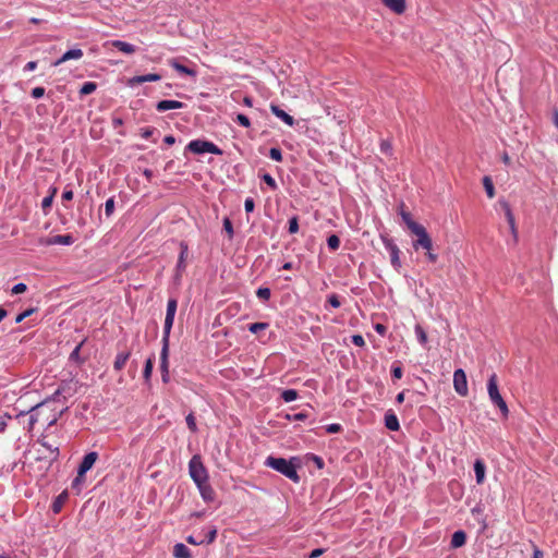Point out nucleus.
I'll list each match as a JSON object with an SVG mask.
<instances>
[{"mask_svg":"<svg viewBox=\"0 0 558 558\" xmlns=\"http://www.w3.org/2000/svg\"><path fill=\"white\" fill-rule=\"evenodd\" d=\"M264 464L284 475L293 483L298 484L301 480L300 475L298 474V468L301 466V461L298 457H291L288 460L281 457L269 456L266 458Z\"/></svg>","mask_w":558,"mask_h":558,"instance_id":"nucleus-1","label":"nucleus"},{"mask_svg":"<svg viewBox=\"0 0 558 558\" xmlns=\"http://www.w3.org/2000/svg\"><path fill=\"white\" fill-rule=\"evenodd\" d=\"M487 391H488L490 401L496 407H498L501 414L505 417H507L508 413H509V409H508L506 401L504 400V398L501 397V395L499 392L496 374H492L489 376L488 381H487Z\"/></svg>","mask_w":558,"mask_h":558,"instance_id":"nucleus-2","label":"nucleus"},{"mask_svg":"<svg viewBox=\"0 0 558 558\" xmlns=\"http://www.w3.org/2000/svg\"><path fill=\"white\" fill-rule=\"evenodd\" d=\"M189 473L195 485L208 481V472L199 454H195L191 458L189 462Z\"/></svg>","mask_w":558,"mask_h":558,"instance_id":"nucleus-3","label":"nucleus"},{"mask_svg":"<svg viewBox=\"0 0 558 558\" xmlns=\"http://www.w3.org/2000/svg\"><path fill=\"white\" fill-rule=\"evenodd\" d=\"M416 240L413 241V248L417 251L418 248L425 250L426 257L428 262L436 263L438 259L437 254L433 252V241L427 233L426 229H423L416 235Z\"/></svg>","mask_w":558,"mask_h":558,"instance_id":"nucleus-4","label":"nucleus"},{"mask_svg":"<svg viewBox=\"0 0 558 558\" xmlns=\"http://www.w3.org/2000/svg\"><path fill=\"white\" fill-rule=\"evenodd\" d=\"M186 148L194 154L210 153L214 155H222V150L213 142L194 140L191 141Z\"/></svg>","mask_w":558,"mask_h":558,"instance_id":"nucleus-5","label":"nucleus"},{"mask_svg":"<svg viewBox=\"0 0 558 558\" xmlns=\"http://www.w3.org/2000/svg\"><path fill=\"white\" fill-rule=\"evenodd\" d=\"M381 241L386 247V250L389 252L390 255V263L392 267L396 270H399L401 268V260H400V250L398 245L393 242L392 239H390L387 235H381Z\"/></svg>","mask_w":558,"mask_h":558,"instance_id":"nucleus-6","label":"nucleus"},{"mask_svg":"<svg viewBox=\"0 0 558 558\" xmlns=\"http://www.w3.org/2000/svg\"><path fill=\"white\" fill-rule=\"evenodd\" d=\"M50 399H46L44 402L41 403H38L36 405H34L29 411H21L15 417L16 418H21V417H25L26 414H29L28 415V420H27V425L25 426V428H27L28 430H32L34 428V425L38 422L39 420V415H40V411L39 409L43 408L45 404H47L49 402Z\"/></svg>","mask_w":558,"mask_h":558,"instance_id":"nucleus-7","label":"nucleus"},{"mask_svg":"<svg viewBox=\"0 0 558 558\" xmlns=\"http://www.w3.org/2000/svg\"><path fill=\"white\" fill-rule=\"evenodd\" d=\"M453 388L461 397H466L469 393L466 375L462 368H458L453 373Z\"/></svg>","mask_w":558,"mask_h":558,"instance_id":"nucleus-8","label":"nucleus"},{"mask_svg":"<svg viewBox=\"0 0 558 558\" xmlns=\"http://www.w3.org/2000/svg\"><path fill=\"white\" fill-rule=\"evenodd\" d=\"M97 459L98 453L96 451L86 453L77 468L78 475L85 476V474L94 466Z\"/></svg>","mask_w":558,"mask_h":558,"instance_id":"nucleus-9","label":"nucleus"},{"mask_svg":"<svg viewBox=\"0 0 558 558\" xmlns=\"http://www.w3.org/2000/svg\"><path fill=\"white\" fill-rule=\"evenodd\" d=\"M177 306H178V303H177L175 299H170L167 303V313H166V318H165V331L166 332H169V330L171 329V327L173 325Z\"/></svg>","mask_w":558,"mask_h":558,"instance_id":"nucleus-10","label":"nucleus"},{"mask_svg":"<svg viewBox=\"0 0 558 558\" xmlns=\"http://www.w3.org/2000/svg\"><path fill=\"white\" fill-rule=\"evenodd\" d=\"M199 494L205 502H211L215 500L216 493L208 481L203 482L202 484H196Z\"/></svg>","mask_w":558,"mask_h":558,"instance_id":"nucleus-11","label":"nucleus"},{"mask_svg":"<svg viewBox=\"0 0 558 558\" xmlns=\"http://www.w3.org/2000/svg\"><path fill=\"white\" fill-rule=\"evenodd\" d=\"M401 217L404 221V223L407 225L408 229L414 234L416 235L418 232H421L423 229H425V227L421 223H417L415 222L412 217H411V214L408 213V211H404L402 210L401 211Z\"/></svg>","mask_w":558,"mask_h":558,"instance_id":"nucleus-12","label":"nucleus"},{"mask_svg":"<svg viewBox=\"0 0 558 558\" xmlns=\"http://www.w3.org/2000/svg\"><path fill=\"white\" fill-rule=\"evenodd\" d=\"M383 4L396 14H403L407 9L405 0H380Z\"/></svg>","mask_w":558,"mask_h":558,"instance_id":"nucleus-13","label":"nucleus"},{"mask_svg":"<svg viewBox=\"0 0 558 558\" xmlns=\"http://www.w3.org/2000/svg\"><path fill=\"white\" fill-rule=\"evenodd\" d=\"M384 422H385V427L391 432H397L400 429L399 420L392 410H388L385 413Z\"/></svg>","mask_w":558,"mask_h":558,"instance_id":"nucleus-14","label":"nucleus"},{"mask_svg":"<svg viewBox=\"0 0 558 558\" xmlns=\"http://www.w3.org/2000/svg\"><path fill=\"white\" fill-rule=\"evenodd\" d=\"M160 78H161V76L157 73L136 75L129 80V85L134 86V85H140V84H143L146 82H156V81H159Z\"/></svg>","mask_w":558,"mask_h":558,"instance_id":"nucleus-15","label":"nucleus"},{"mask_svg":"<svg viewBox=\"0 0 558 558\" xmlns=\"http://www.w3.org/2000/svg\"><path fill=\"white\" fill-rule=\"evenodd\" d=\"M106 45H110L111 47L117 48L119 51L125 54H132L136 51V47L134 45L118 39L108 41Z\"/></svg>","mask_w":558,"mask_h":558,"instance_id":"nucleus-16","label":"nucleus"},{"mask_svg":"<svg viewBox=\"0 0 558 558\" xmlns=\"http://www.w3.org/2000/svg\"><path fill=\"white\" fill-rule=\"evenodd\" d=\"M185 105L178 100H160L156 105V110L158 112H165L172 109H181Z\"/></svg>","mask_w":558,"mask_h":558,"instance_id":"nucleus-17","label":"nucleus"},{"mask_svg":"<svg viewBox=\"0 0 558 558\" xmlns=\"http://www.w3.org/2000/svg\"><path fill=\"white\" fill-rule=\"evenodd\" d=\"M499 205L501 206L502 210L505 211V216L510 226L511 232L513 233V235H517L515 219H514V216L510 208V205L506 201H499Z\"/></svg>","mask_w":558,"mask_h":558,"instance_id":"nucleus-18","label":"nucleus"},{"mask_svg":"<svg viewBox=\"0 0 558 558\" xmlns=\"http://www.w3.org/2000/svg\"><path fill=\"white\" fill-rule=\"evenodd\" d=\"M270 110L277 118L282 120L289 126L294 125V118L287 113L284 110H282L279 106L271 104Z\"/></svg>","mask_w":558,"mask_h":558,"instance_id":"nucleus-19","label":"nucleus"},{"mask_svg":"<svg viewBox=\"0 0 558 558\" xmlns=\"http://www.w3.org/2000/svg\"><path fill=\"white\" fill-rule=\"evenodd\" d=\"M83 50L82 49H71V50H68L66 52H64L62 54V57L60 59H58L57 61H54L53 65L54 66H58L69 60H72V59H81L83 57Z\"/></svg>","mask_w":558,"mask_h":558,"instance_id":"nucleus-20","label":"nucleus"},{"mask_svg":"<svg viewBox=\"0 0 558 558\" xmlns=\"http://www.w3.org/2000/svg\"><path fill=\"white\" fill-rule=\"evenodd\" d=\"M474 472H475L476 483L478 485L483 484L485 481L486 465L481 459L475 460Z\"/></svg>","mask_w":558,"mask_h":558,"instance_id":"nucleus-21","label":"nucleus"},{"mask_svg":"<svg viewBox=\"0 0 558 558\" xmlns=\"http://www.w3.org/2000/svg\"><path fill=\"white\" fill-rule=\"evenodd\" d=\"M466 542V533L462 530H458L452 534L450 545L452 548L462 547Z\"/></svg>","mask_w":558,"mask_h":558,"instance_id":"nucleus-22","label":"nucleus"},{"mask_svg":"<svg viewBox=\"0 0 558 558\" xmlns=\"http://www.w3.org/2000/svg\"><path fill=\"white\" fill-rule=\"evenodd\" d=\"M174 558H192L191 550L183 543H178L173 547Z\"/></svg>","mask_w":558,"mask_h":558,"instance_id":"nucleus-23","label":"nucleus"},{"mask_svg":"<svg viewBox=\"0 0 558 558\" xmlns=\"http://www.w3.org/2000/svg\"><path fill=\"white\" fill-rule=\"evenodd\" d=\"M169 64H170V66H172L175 71H178L181 74H185V75H190V76L196 75V72L194 70L181 64L177 59L169 60Z\"/></svg>","mask_w":558,"mask_h":558,"instance_id":"nucleus-24","label":"nucleus"},{"mask_svg":"<svg viewBox=\"0 0 558 558\" xmlns=\"http://www.w3.org/2000/svg\"><path fill=\"white\" fill-rule=\"evenodd\" d=\"M68 499V493L63 492L60 495H58L51 505V510L53 513H59L64 505V502Z\"/></svg>","mask_w":558,"mask_h":558,"instance_id":"nucleus-25","label":"nucleus"},{"mask_svg":"<svg viewBox=\"0 0 558 558\" xmlns=\"http://www.w3.org/2000/svg\"><path fill=\"white\" fill-rule=\"evenodd\" d=\"M73 243V238L70 234L56 235L47 241V244H62L70 245Z\"/></svg>","mask_w":558,"mask_h":558,"instance_id":"nucleus-26","label":"nucleus"},{"mask_svg":"<svg viewBox=\"0 0 558 558\" xmlns=\"http://www.w3.org/2000/svg\"><path fill=\"white\" fill-rule=\"evenodd\" d=\"M130 357V354L129 352H120L117 356H116V360H114V363H113V367L116 371H121L126 361L129 360Z\"/></svg>","mask_w":558,"mask_h":558,"instance_id":"nucleus-27","label":"nucleus"},{"mask_svg":"<svg viewBox=\"0 0 558 558\" xmlns=\"http://www.w3.org/2000/svg\"><path fill=\"white\" fill-rule=\"evenodd\" d=\"M299 397V393L295 389H286L281 392V398L284 402H292L296 400Z\"/></svg>","mask_w":558,"mask_h":558,"instance_id":"nucleus-28","label":"nucleus"},{"mask_svg":"<svg viewBox=\"0 0 558 558\" xmlns=\"http://www.w3.org/2000/svg\"><path fill=\"white\" fill-rule=\"evenodd\" d=\"M483 185H484V189L486 191V194L489 198H493L495 196V187H494V184H493V181L489 177H484L483 178Z\"/></svg>","mask_w":558,"mask_h":558,"instance_id":"nucleus-29","label":"nucleus"},{"mask_svg":"<svg viewBox=\"0 0 558 558\" xmlns=\"http://www.w3.org/2000/svg\"><path fill=\"white\" fill-rule=\"evenodd\" d=\"M187 253H189L187 245L184 243H181V253H180L178 265H177V268L179 270L185 268L184 260L187 256Z\"/></svg>","mask_w":558,"mask_h":558,"instance_id":"nucleus-30","label":"nucleus"},{"mask_svg":"<svg viewBox=\"0 0 558 558\" xmlns=\"http://www.w3.org/2000/svg\"><path fill=\"white\" fill-rule=\"evenodd\" d=\"M56 194H57V187H52L50 194L48 196L44 197V199L41 202V208L44 210H47L51 207L53 197Z\"/></svg>","mask_w":558,"mask_h":558,"instance_id":"nucleus-31","label":"nucleus"},{"mask_svg":"<svg viewBox=\"0 0 558 558\" xmlns=\"http://www.w3.org/2000/svg\"><path fill=\"white\" fill-rule=\"evenodd\" d=\"M97 88V85L96 83L94 82H86L82 85L81 89H80V94L81 95H89L92 93H94Z\"/></svg>","mask_w":558,"mask_h":558,"instance_id":"nucleus-32","label":"nucleus"},{"mask_svg":"<svg viewBox=\"0 0 558 558\" xmlns=\"http://www.w3.org/2000/svg\"><path fill=\"white\" fill-rule=\"evenodd\" d=\"M403 375V369L400 362H393L391 365V376L393 379H400Z\"/></svg>","mask_w":558,"mask_h":558,"instance_id":"nucleus-33","label":"nucleus"},{"mask_svg":"<svg viewBox=\"0 0 558 558\" xmlns=\"http://www.w3.org/2000/svg\"><path fill=\"white\" fill-rule=\"evenodd\" d=\"M415 335H416V337L418 339L420 344L421 345H425L426 342H427V335H426V332H425V330L423 329L422 326L416 325V327H415Z\"/></svg>","mask_w":558,"mask_h":558,"instance_id":"nucleus-34","label":"nucleus"},{"mask_svg":"<svg viewBox=\"0 0 558 558\" xmlns=\"http://www.w3.org/2000/svg\"><path fill=\"white\" fill-rule=\"evenodd\" d=\"M169 351H161V368H162V379L163 381L168 380V368H167V356Z\"/></svg>","mask_w":558,"mask_h":558,"instance_id":"nucleus-35","label":"nucleus"},{"mask_svg":"<svg viewBox=\"0 0 558 558\" xmlns=\"http://www.w3.org/2000/svg\"><path fill=\"white\" fill-rule=\"evenodd\" d=\"M327 245L330 250L332 251H336L339 248L340 246V239L338 235L336 234H331L328 239H327Z\"/></svg>","mask_w":558,"mask_h":558,"instance_id":"nucleus-36","label":"nucleus"},{"mask_svg":"<svg viewBox=\"0 0 558 558\" xmlns=\"http://www.w3.org/2000/svg\"><path fill=\"white\" fill-rule=\"evenodd\" d=\"M86 360V356H81V351H71L69 356L70 363L81 364Z\"/></svg>","mask_w":558,"mask_h":558,"instance_id":"nucleus-37","label":"nucleus"},{"mask_svg":"<svg viewBox=\"0 0 558 558\" xmlns=\"http://www.w3.org/2000/svg\"><path fill=\"white\" fill-rule=\"evenodd\" d=\"M186 425L192 433L197 432L196 420L193 413H190L185 417Z\"/></svg>","mask_w":558,"mask_h":558,"instance_id":"nucleus-38","label":"nucleus"},{"mask_svg":"<svg viewBox=\"0 0 558 558\" xmlns=\"http://www.w3.org/2000/svg\"><path fill=\"white\" fill-rule=\"evenodd\" d=\"M217 537V529L216 526H213L208 530L205 536H202V538H205V544H211L215 542Z\"/></svg>","mask_w":558,"mask_h":558,"instance_id":"nucleus-39","label":"nucleus"},{"mask_svg":"<svg viewBox=\"0 0 558 558\" xmlns=\"http://www.w3.org/2000/svg\"><path fill=\"white\" fill-rule=\"evenodd\" d=\"M307 417H308V414L306 412H298V413L286 415V418L288 421H303V420H306Z\"/></svg>","mask_w":558,"mask_h":558,"instance_id":"nucleus-40","label":"nucleus"},{"mask_svg":"<svg viewBox=\"0 0 558 558\" xmlns=\"http://www.w3.org/2000/svg\"><path fill=\"white\" fill-rule=\"evenodd\" d=\"M151 372H153V359L148 357L146 360L145 367H144V373H143L144 378L146 380H148L150 378Z\"/></svg>","mask_w":558,"mask_h":558,"instance_id":"nucleus-41","label":"nucleus"},{"mask_svg":"<svg viewBox=\"0 0 558 558\" xmlns=\"http://www.w3.org/2000/svg\"><path fill=\"white\" fill-rule=\"evenodd\" d=\"M114 210V198L110 197L105 203V213L107 217H110Z\"/></svg>","mask_w":558,"mask_h":558,"instance_id":"nucleus-42","label":"nucleus"},{"mask_svg":"<svg viewBox=\"0 0 558 558\" xmlns=\"http://www.w3.org/2000/svg\"><path fill=\"white\" fill-rule=\"evenodd\" d=\"M256 295H257L260 300L268 301V300L270 299L271 292H270V289H268V288H259V289L256 291Z\"/></svg>","mask_w":558,"mask_h":558,"instance_id":"nucleus-43","label":"nucleus"},{"mask_svg":"<svg viewBox=\"0 0 558 558\" xmlns=\"http://www.w3.org/2000/svg\"><path fill=\"white\" fill-rule=\"evenodd\" d=\"M299 231V219L296 216L289 219V232L294 234Z\"/></svg>","mask_w":558,"mask_h":558,"instance_id":"nucleus-44","label":"nucleus"},{"mask_svg":"<svg viewBox=\"0 0 558 558\" xmlns=\"http://www.w3.org/2000/svg\"><path fill=\"white\" fill-rule=\"evenodd\" d=\"M36 310L35 308H28L26 311H24L23 313L19 314L16 317H15V324H20L22 323L25 318L29 317Z\"/></svg>","mask_w":558,"mask_h":558,"instance_id":"nucleus-45","label":"nucleus"},{"mask_svg":"<svg viewBox=\"0 0 558 558\" xmlns=\"http://www.w3.org/2000/svg\"><path fill=\"white\" fill-rule=\"evenodd\" d=\"M186 542L192 545H202L205 544V538H202V535H189L186 538Z\"/></svg>","mask_w":558,"mask_h":558,"instance_id":"nucleus-46","label":"nucleus"},{"mask_svg":"<svg viewBox=\"0 0 558 558\" xmlns=\"http://www.w3.org/2000/svg\"><path fill=\"white\" fill-rule=\"evenodd\" d=\"M269 157L275 161H281L282 160V153L279 148L272 147L269 150Z\"/></svg>","mask_w":558,"mask_h":558,"instance_id":"nucleus-47","label":"nucleus"},{"mask_svg":"<svg viewBox=\"0 0 558 558\" xmlns=\"http://www.w3.org/2000/svg\"><path fill=\"white\" fill-rule=\"evenodd\" d=\"M235 121L244 128L251 126L250 119L245 114L239 113L235 118Z\"/></svg>","mask_w":558,"mask_h":558,"instance_id":"nucleus-48","label":"nucleus"},{"mask_svg":"<svg viewBox=\"0 0 558 558\" xmlns=\"http://www.w3.org/2000/svg\"><path fill=\"white\" fill-rule=\"evenodd\" d=\"M380 151L386 155H391L392 146L389 141L383 140L380 143Z\"/></svg>","mask_w":558,"mask_h":558,"instance_id":"nucleus-49","label":"nucleus"},{"mask_svg":"<svg viewBox=\"0 0 558 558\" xmlns=\"http://www.w3.org/2000/svg\"><path fill=\"white\" fill-rule=\"evenodd\" d=\"M350 342L355 347H363L365 344L364 338L361 335H352Z\"/></svg>","mask_w":558,"mask_h":558,"instance_id":"nucleus-50","label":"nucleus"},{"mask_svg":"<svg viewBox=\"0 0 558 558\" xmlns=\"http://www.w3.org/2000/svg\"><path fill=\"white\" fill-rule=\"evenodd\" d=\"M266 327H267V324H265V323H254V324L250 325L248 330L253 333H256L259 330L265 329Z\"/></svg>","mask_w":558,"mask_h":558,"instance_id":"nucleus-51","label":"nucleus"},{"mask_svg":"<svg viewBox=\"0 0 558 558\" xmlns=\"http://www.w3.org/2000/svg\"><path fill=\"white\" fill-rule=\"evenodd\" d=\"M11 418H12V416L10 414H8V413H5L2 416H0V433L5 432L7 426H8L7 421L11 420Z\"/></svg>","mask_w":558,"mask_h":558,"instance_id":"nucleus-52","label":"nucleus"},{"mask_svg":"<svg viewBox=\"0 0 558 558\" xmlns=\"http://www.w3.org/2000/svg\"><path fill=\"white\" fill-rule=\"evenodd\" d=\"M342 427L340 424H337V423H332V424H329L326 426V432L328 434H337L339 432H341Z\"/></svg>","mask_w":558,"mask_h":558,"instance_id":"nucleus-53","label":"nucleus"},{"mask_svg":"<svg viewBox=\"0 0 558 558\" xmlns=\"http://www.w3.org/2000/svg\"><path fill=\"white\" fill-rule=\"evenodd\" d=\"M263 180L265 181V183L270 186L272 190H276L277 189V184H276V181L275 179L268 174V173H265L263 175Z\"/></svg>","mask_w":558,"mask_h":558,"instance_id":"nucleus-54","label":"nucleus"},{"mask_svg":"<svg viewBox=\"0 0 558 558\" xmlns=\"http://www.w3.org/2000/svg\"><path fill=\"white\" fill-rule=\"evenodd\" d=\"M223 229L228 233L229 238L231 239L233 236V227L229 218H226L223 220Z\"/></svg>","mask_w":558,"mask_h":558,"instance_id":"nucleus-55","label":"nucleus"},{"mask_svg":"<svg viewBox=\"0 0 558 558\" xmlns=\"http://www.w3.org/2000/svg\"><path fill=\"white\" fill-rule=\"evenodd\" d=\"M27 290V286L25 283H17L15 286H13L12 288V293L13 294H21V293H24L25 291Z\"/></svg>","mask_w":558,"mask_h":558,"instance_id":"nucleus-56","label":"nucleus"},{"mask_svg":"<svg viewBox=\"0 0 558 558\" xmlns=\"http://www.w3.org/2000/svg\"><path fill=\"white\" fill-rule=\"evenodd\" d=\"M328 303H329L332 307H335V308H337V307H339V306L341 305L340 300H339V298H338V295H337V294H331V295H329V298H328Z\"/></svg>","mask_w":558,"mask_h":558,"instance_id":"nucleus-57","label":"nucleus"},{"mask_svg":"<svg viewBox=\"0 0 558 558\" xmlns=\"http://www.w3.org/2000/svg\"><path fill=\"white\" fill-rule=\"evenodd\" d=\"M244 208L246 213H252L255 208L254 199L251 197L246 198L244 202Z\"/></svg>","mask_w":558,"mask_h":558,"instance_id":"nucleus-58","label":"nucleus"},{"mask_svg":"<svg viewBox=\"0 0 558 558\" xmlns=\"http://www.w3.org/2000/svg\"><path fill=\"white\" fill-rule=\"evenodd\" d=\"M44 95H45V88L41 86H37L32 89V96L36 99L43 97Z\"/></svg>","mask_w":558,"mask_h":558,"instance_id":"nucleus-59","label":"nucleus"},{"mask_svg":"<svg viewBox=\"0 0 558 558\" xmlns=\"http://www.w3.org/2000/svg\"><path fill=\"white\" fill-rule=\"evenodd\" d=\"M325 549L324 548H315L313 549L310 554H308V558H318L319 556H322L324 554Z\"/></svg>","mask_w":558,"mask_h":558,"instance_id":"nucleus-60","label":"nucleus"},{"mask_svg":"<svg viewBox=\"0 0 558 558\" xmlns=\"http://www.w3.org/2000/svg\"><path fill=\"white\" fill-rule=\"evenodd\" d=\"M73 191L65 189L62 193V201H72L73 199Z\"/></svg>","mask_w":558,"mask_h":558,"instance_id":"nucleus-61","label":"nucleus"},{"mask_svg":"<svg viewBox=\"0 0 558 558\" xmlns=\"http://www.w3.org/2000/svg\"><path fill=\"white\" fill-rule=\"evenodd\" d=\"M84 480H85V476H80L77 474L76 477L72 482V488H78L80 485L84 482Z\"/></svg>","mask_w":558,"mask_h":558,"instance_id":"nucleus-62","label":"nucleus"},{"mask_svg":"<svg viewBox=\"0 0 558 558\" xmlns=\"http://www.w3.org/2000/svg\"><path fill=\"white\" fill-rule=\"evenodd\" d=\"M154 131H155V129H153V128H145V129H143L142 130V137L143 138H149L153 135Z\"/></svg>","mask_w":558,"mask_h":558,"instance_id":"nucleus-63","label":"nucleus"},{"mask_svg":"<svg viewBox=\"0 0 558 558\" xmlns=\"http://www.w3.org/2000/svg\"><path fill=\"white\" fill-rule=\"evenodd\" d=\"M544 557V554L543 551L534 545V550H533V558H543Z\"/></svg>","mask_w":558,"mask_h":558,"instance_id":"nucleus-64","label":"nucleus"}]
</instances>
